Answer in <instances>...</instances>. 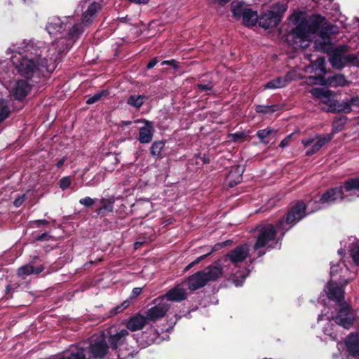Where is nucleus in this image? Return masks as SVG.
Wrapping results in <instances>:
<instances>
[{
  "instance_id": "obj_43",
  "label": "nucleus",
  "mask_w": 359,
  "mask_h": 359,
  "mask_svg": "<svg viewBox=\"0 0 359 359\" xmlns=\"http://www.w3.org/2000/svg\"><path fill=\"white\" fill-rule=\"evenodd\" d=\"M71 184V178L69 177H64L60 180V187L65 190Z\"/></svg>"
},
{
  "instance_id": "obj_16",
  "label": "nucleus",
  "mask_w": 359,
  "mask_h": 359,
  "mask_svg": "<svg viewBox=\"0 0 359 359\" xmlns=\"http://www.w3.org/2000/svg\"><path fill=\"white\" fill-rule=\"evenodd\" d=\"M342 188L347 201L359 197V177L346 180Z\"/></svg>"
},
{
  "instance_id": "obj_51",
  "label": "nucleus",
  "mask_w": 359,
  "mask_h": 359,
  "mask_svg": "<svg viewBox=\"0 0 359 359\" xmlns=\"http://www.w3.org/2000/svg\"><path fill=\"white\" fill-rule=\"evenodd\" d=\"M106 161L114 165H116L118 162V158L115 155L108 156Z\"/></svg>"
},
{
  "instance_id": "obj_32",
  "label": "nucleus",
  "mask_w": 359,
  "mask_h": 359,
  "mask_svg": "<svg viewBox=\"0 0 359 359\" xmlns=\"http://www.w3.org/2000/svg\"><path fill=\"white\" fill-rule=\"evenodd\" d=\"M276 133V131L273 128H272L271 127H268L266 128L258 130L257 132V136L261 142L266 144L269 143L267 138L270 135H271L272 134Z\"/></svg>"
},
{
  "instance_id": "obj_36",
  "label": "nucleus",
  "mask_w": 359,
  "mask_h": 359,
  "mask_svg": "<svg viewBox=\"0 0 359 359\" xmlns=\"http://www.w3.org/2000/svg\"><path fill=\"white\" fill-rule=\"evenodd\" d=\"M164 145V142L162 141L154 142L151 147V154L153 156L158 158L161 156V152Z\"/></svg>"
},
{
  "instance_id": "obj_29",
  "label": "nucleus",
  "mask_w": 359,
  "mask_h": 359,
  "mask_svg": "<svg viewBox=\"0 0 359 359\" xmlns=\"http://www.w3.org/2000/svg\"><path fill=\"white\" fill-rule=\"evenodd\" d=\"M242 19L245 25L254 26L258 20V15L250 8Z\"/></svg>"
},
{
  "instance_id": "obj_53",
  "label": "nucleus",
  "mask_w": 359,
  "mask_h": 359,
  "mask_svg": "<svg viewBox=\"0 0 359 359\" xmlns=\"http://www.w3.org/2000/svg\"><path fill=\"white\" fill-rule=\"evenodd\" d=\"M315 140H316V137L315 138L304 139L302 140V143L304 144V146L309 147L311 144H313V142H315Z\"/></svg>"
},
{
  "instance_id": "obj_2",
  "label": "nucleus",
  "mask_w": 359,
  "mask_h": 359,
  "mask_svg": "<svg viewBox=\"0 0 359 359\" xmlns=\"http://www.w3.org/2000/svg\"><path fill=\"white\" fill-rule=\"evenodd\" d=\"M248 255L249 249L247 245H243L231 250L222 259L217 260L215 264L219 266L222 275L233 277V282L236 287L241 286L249 273L245 268L241 270V265Z\"/></svg>"
},
{
  "instance_id": "obj_44",
  "label": "nucleus",
  "mask_w": 359,
  "mask_h": 359,
  "mask_svg": "<svg viewBox=\"0 0 359 359\" xmlns=\"http://www.w3.org/2000/svg\"><path fill=\"white\" fill-rule=\"evenodd\" d=\"M345 123V119L339 118L334 120L333 122V128L335 131H339L341 130L343 125Z\"/></svg>"
},
{
  "instance_id": "obj_27",
  "label": "nucleus",
  "mask_w": 359,
  "mask_h": 359,
  "mask_svg": "<svg viewBox=\"0 0 359 359\" xmlns=\"http://www.w3.org/2000/svg\"><path fill=\"white\" fill-rule=\"evenodd\" d=\"M289 81L286 77H278L267 82L264 86V89H276L286 86Z\"/></svg>"
},
{
  "instance_id": "obj_64",
  "label": "nucleus",
  "mask_w": 359,
  "mask_h": 359,
  "mask_svg": "<svg viewBox=\"0 0 359 359\" xmlns=\"http://www.w3.org/2000/svg\"><path fill=\"white\" fill-rule=\"evenodd\" d=\"M144 241L141 242V241H137L135 243V249H137L138 248H140L142 244H143Z\"/></svg>"
},
{
  "instance_id": "obj_40",
  "label": "nucleus",
  "mask_w": 359,
  "mask_h": 359,
  "mask_svg": "<svg viewBox=\"0 0 359 359\" xmlns=\"http://www.w3.org/2000/svg\"><path fill=\"white\" fill-rule=\"evenodd\" d=\"M107 95V92L106 90H102L101 92H99V93L95 94L94 95H93L92 97H89L86 100V103L88 104H94L96 102L99 101L101 99V97H102L103 96Z\"/></svg>"
},
{
  "instance_id": "obj_30",
  "label": "nucleus",
  "mask_w": 359,
  "mask_h": 359,
  "mask_svg": "<svg viewBox=\"0 0 359 359\" xmlns=\"http://www.w3.org/2000/svg\"><path fill=\"white\" fill-rule=\"evenodd\" d=\"M328 82L332 87H342L348 83L345 76L342 74H336L328 78Z\"/></svg>"
},
{
  "instance_id": "obj_34",
  "label": "nucleus",
  "mask_w": 359,
  "mask_h": 359,
  "mask_svg": "<svg viewBox=\"0 0 359 359\" xmlns=\"http://www.w3.org/2000/svg\"><path fill=\"white\" fill-rule=\"evenodd\" d=\"M83 28L81 24H75L70 28L67 32L69 39L74 40L77 39L83 32Z\"/></svg>"
},
{
  "instance_id": "obj_57",
  "label": "nucleus",
  "mask_w": 359,
  "mask_h": 359,
  "mask_svg": "<svg viewBox=\"0 0 359 359\" xmlns=\"http://www.w3.org/2000/svg\"><path fill=\"white\" fill-rule=\"evenodd\" d=\"M338 268H339L338 264L332 265L331 266V271H330L331 277H333V276L338 272Z\"/></svg>"
},
{
  "instance_id": "obj_18",
  "label": "nucleus",
  "mask_w": 359,
  "mask_h": 359,
  "mask_svg": "<svg viewBox=\"0 0 359 359\" xmlns=\"http://www.w3.org/2000/svg\"><path fill=\"white\" fill-rule=\"evenodd\" d=\"M187 291L184 286L181 284L175 285L174 287L168 290L165 294L162 297L165 301L180 302L187 298Z\"/></svg>"
},
{
  "instance_id": "obj_4",
  "label": "nucleus",
  "mask_w": 359,
  "mask_h": 359,
  "mask_svg": "<svg viewBox=\"0 0 359 359\" xmlns=\"http://www.w3.org/2000/svg\"><path fill=\"white\" fill-rule=\"evenodd\" d=\"M75 350L78 352L76 354V358L79 357L80 359H86L87 354L89 358H102L107 353L108 346L103 335L93 336L88 343L83 342L79 346H72L62 356L55 359H65L67 354L72 353Z\"/></svg>"
},
{
  "instance_id": "obj_21",
  "label": "nucleus",
  "mask_w": 359,
  "mask_h": 359,
  "mask_svg": "<svg viewBox=\"0 0 359 359\" xmlns=\"http://www.w3.org/2000/svg\"><path fill=\"white\" fill-rule=\"evenodd\" d=\"M347 350L350 355L357 357L359 355V336L351 333L345 341Z\"/></svg>"
},
{
  "instance_id": "obj_37",
  "label": "nucleus",
  "mask_w": 359,
  "mask_h": 359,
  "mask_svg": "<svg viewBox=\"0 0 359 359\" xmlns=\"http://www.w3.org/2000/svg\"><path fill=\"white\" fill-rule=\"evenodd\" d=\"M256 111L262 114L272 113L278 110V107L276 105L266 106V105H258L255 109Z\"/></svg>"
},
{
  "instance_id": "obj_26",
  "label": "nucleus",
  "mask_w": 359,
  "mask_h": 359,
  "mask_svg": "<svg viewBox=\"0 0 359 359\" xmlns=\"http://www.w3.org/2000/svg\"><path fill=\"white\" fill-rule=\"evenodd\" d=\"M249 8V6L243 2H233L231 4V11L233 15L237 19H240L241 18H243Z\"/></svg>"
},
{
  "instance_id": "obj_56",
  "label": "nucleus",
  "mask_w": 359,
  "mask_h": 359,
  "mask_svg": "<svg viewBox=\"0 0 359 359\" xmlns=\"http://www.w3.org/2000/svg\"><path fill=\"white\" fill-rule=\"evenodd\" d=\"M142 205L143 206V208H144L145 209L148 210H151V208H152V204L151 203H150L149 201H145L144 202L142 203Z\"/></svg>"
},
{
  "instance_id": "obj_5",
  "label": "nucleus",
  "mask_w": 359,
  "mask_h": 359,
  "mask_svg": "<svg viewBox=\"0 0 359 359\" xmlns=\"http://www.w3.org/2000/svg\"><path fill=\"white\" fill-rule=\"evenodd\" d=\"M105 339L109 345L116 351L118 359H132L135 353V350L132 347H126L127 355H124L123 346L126 345L127 337L129 332L126 329H118L116 326L111 327L107 332Z\"/></svg>"
},
{
  "instance_id": "obj_49",
  "label": "nucleus",
  "mask_w": 359,
  "mask_h": 359,
  "mask_svg": "<svg viewBox=\"0 0 359 359\" xmlns=\"http://www.w3.org/2000/svg\"><path fill=\"white\" fill-rule=\"evenodd\" d=\"M214 250H215V247L213 248L210 252H208V253L198 257L197 259H196L194 262H193V264H196L198 263H199L201 261H202L203 259H204L207 256H208L209 255H210Z\"/></svg>"
},
{
  "instance_id": "obj_12",
  "label": "nucleus",
  "mask_w": 359,
  "mask_h": 359,
  "mask_svg": "<svg viewBox=\"0 0 359 359\" xmlns=\"http://www.w3.org/2000/svg\"><path fill=\"white\" fill-rule=\"evenodd\" d=\"M287 10L283 4H277L273 6L271 11H267L262 14L259 20V25L264 29L276 27L280 21L281 15Z\"/></svg>"
},
{
  "instance_id": "obj_52",
  "label": "nucleus",
  "mask_w": 359,
  "mask_h": 359,
  "mask_svg": "<svg viewBox=\"0 0 359 359\" xmlns=\"http://www.w3.org/2000/svg\"><path fill=\"white\" fill-rule=\"evenodd\" d=\"M24 200H25V195H22L20 197L16 198L14 201L13 204L15 207L18 208L23 203Z\"/></svg>"
},
{
  "instance_id": "obj_33",
  "label": "nucleus",
  "mask_w": 359,
  "mask_h": 359,
  "mask_svg": "<svg viewBox=\"0 0 359 359\" xmlns=\"http://www.w3.org/2000/svg\"><path fill=\"white\" fill-rule=\"evenodd\" d=\"M325 60L324 57H318L314 62H311L308 69L312 68L316 71H318L320 74L325 73Z\"/></svg>"
},
{
  "instance_id": "obj_50",
  "label": "nucleus",
  "mask_w": 359,
  "mask_h": 359,
  "mask_svg": "<svg viewBox=\"0 0 359 359\" xmlns=\"http://www.w3.org/2000/svg\"><path fill=\"white\" fill-rule=\"evenodd\" d=\"M231 139L234 142H238L243 137V133H236L234 134L230 135Z\"/></svg>"
},
{
  "instance_id": "obj_24",
  "label": "nucleus",
  "mask_w": 359,
  "mask_h": 359,
  "mask_svg": "<svg viewBox=\"0 0 359 359\" xmlns=\"http://www.w3.org/2000/svg\"><path fill=\"white\" fill-rule=\"evenodd\" d=\"M332 136L330 135L316 136L315 142H313L311 147L306 151V154L307 156H311L314 154L318 151H319L323 147V146L330 142Z\"/></svg>"
},
{
  "instance_id": "obj_39",
  "label": "nucleus",
  "mask_w": 359,
  "mask_h": 359,
  "mask_svg": "<svg viewBox=\"0 0 359 359\" xmlns=\"http://www.w3.org/2000/svg\"><path fill=\"white\" fill-rule=\"evenodd\" d=\"M130 305V301L126 300L122 304L116 306V307L113 308L110 311V315L115 316L121 312H122L125 309H126Z\"/></svg>"
},
{
  "instance_id": "obj_7",
  "label": "nucleus",
  "mask_w": 359,
  "mask_h": 359,
  "mask_svg": "<svg viewBox=\"0 0 359 359\" xmlns=\"http://www.w3.org/2000/svg\"><path fill=\"white\" fill-rule=\"evenodd\" d=\"M312 95L318 99L320 102L325 104L322 109L327 112H349L350 104L347 102H338L334 99V93L330 90L320 88H314L311 90Z\"/></svg>"
},
{
  "instance_id": "obj_42",
  "label": "nucleus",
  "mask_w": 359,
  "mask_h": 359,
  "mask_svg": "<svg viewBox=\"0 0 359 359\" xmlns=\"http://www.w3.org/2000/svg\"><path fill=\"white\" fill-rule=\"evenodd\" d=\"M95 199L90 197H85L79 200V203L85 207L89 208L94 205Z\"/></svg>"
},
{
  "instance_id": "obj_13",
  "label": "nucleus",
  "mask_w": 359,
  "mask_h": 359,
  "mask_svg": "<svg viewBox=\"0 0 359 359\" xmlns=\"http://www.w3.org/2000/svg\"><path fill=\"white\" fill-rule=\"evenodd\" d=\"M155 306L149 309L147 313V319L149 321H155L163 318L170 308V304L164 297H159L154 299Z\"/></svg>"
},
{
  "instance_id": "obj_8",
  "label": "nucleus",
  "mask_w": 359,
  "mask_h": 359,
  "mask_svg": "<svg viewBox=\"0 0 359 359\" xmlns=\"http://www.w3.org/2000/svg\"><path fill=\"white\" fill-rule=\"evenodd\" d=\"M257 230L258 235L253 248L255 251L257 252L258 256L260 257L264 255L267 250L273 248L277 245L276 241V231L271 224L259 225Z\"/></svg>"
},
{
  "instance_id": "obj_63",
  "label": "nucleus",
  "mask_w": 359,
  "mask_h": 359,
  "mask_svg": "<svg viewBox=\"0 0 359 359\" xmlns=\"http://www.w3.org/2000/svg\"><path fill=\"white\" fill-rule=\"evenodd\" d=\"M65 158H63L60 159V160L57 163V164H56L57 167V168H60V167L63 165V163H64V162H65Z\"/></svg>"
},
{
  "instance_id": "obj_25",
  "label": "nucleus",
  "mask_w": 359,
  "mask_h": 359,
  "mask_svg": "<svg viewBox=\"0 0 359 359\" xmlns=\"http://www.w3.org/2000/svg\"><path fill=\"white\" fill-rule=\"evenodd\" d=\"M315 48L323 52H327L330 48V38L326 32H322L318 39H316Z\"/></svg>"
},
{
  "instance_id": "obj_62",
  "label": "nucleus",
  "mask_w": 359,
  "mask_h": 359,
  "mask_svg": "<svg viewBox=\"0 0 359 359\" xmlns=\"http://www.w3.org/2000/svg\"><path fill=\"white\" fill-rule=\"evenodd\" d=\"M35 222L37 223L39 225H44L48 223V221H46V219L36 220L35 221Z\"/></svg>"
},
{
  "instance_id": "obj_41",
  "label": "nucleus",
  "mask_w": 359,
  "mask_h": 359,
  "mask_svg": "<svg viewBox=\"0 0 359 359\" xmlns=\"http://www.w3.org/2000/svg\"><path fill=\"white\" fill-rule=\"evenodd\" d=\"M351 255L357 264H359V241L354 244L351 250Z\"/></svg>"
},
{
  "instance_id": "obj_38",
  "label": "nucleus",
  "mask_w": 359,
  "mask_h": 359,
  "mask_svg": "<svg viewBox=\"0 0 359 359\" xmlns=\"http://www.w3.org/2000/svg\"><path fill=\"white\" fill-rule=\"evenodd\" d=\"M346 65L359 67V57L355 54H346Z\"/></svg>"
},
{
  "instance_id": "obj_11",
  "label": "nucleus",
  "mask_w": 359,
  "mask_h": 359,
  "mask_svg": "<svg viewBox=\"0 0 359 359\" xmlns=\"http://www.w3.org/2000/svg\"><path fill=\"white\" fill-rule=\"evenodd\" d=\"M305 204L299 201L288 212L285 221L280 219L277 224V229L283 231V235L285 231H288L291 226L305 217Z\"/></svg>"
},
{
  "instance_id": "obj_22",
  "label": "nucleus",
  "mask_w": 359,
  "mask_h": 359,
  "mask_svg": "<svg viewBox=\"0 0 359 359\" xmlns=\"http://www.w3.org/2000/svg\"><path fill=\"white\" fill-rule=\"evenodd\" d=\"M144 126L140 128L139 141L142 144H147L151 141L153 137V125L149 121H144Z\"/></svg>"
},
{
  "instance_id": "obj_31",
  "label": "nucleus",
  "mask_w": 359,
  "mask_h": 359,
  "mask_svg": "<svg viewBox=\"0 0 359 359\" xmlns=\"http://www.w3.org/2000/svg\"><path fill=\"white\" fill-rule=\"evenodd\" d=\"M146 100L144 95H130L127 100V104L130 106L135 107L137 109L142 107Z\"/></svg>"
},
{
  "instance_id": "obj_9",
  "label": "nucleus",
  "mask_w": 359,
  "mask_h": 359,
  "mask_svg": "<svg viewBox=\"0 0 359 359\" xmlns=\"http://www.w3.org/2000/svg\"><path fill=\"white\" fill-rule=\"evenodd\" d=\"M222 276V269L215 263L197 272L188 280L189 288L195 290L206 285L209 281H215Z\"/></svg>"
},
{
  "instance_id": "obj_10",
  "label": "nucleus",
  "mask_w": 359,
  "mask_h": 359,
  "mask_svg": "<svg viewBox=\"0 0 359 359\" xmlns=\"http://www.w3.org/2000/svg\"><path fill=\"white\" fill-rule=\"evenodd\" d=\"M346 201L342 187L328 189L323 194L318 201H311L307 206L311 207V212L323 208L325 205H329L334 203Z\"/></svg>"
},
{
  "instance_id": "obj_17",
  "label": "nucleus",
  "mask_w": 359,
  "mask_h": 359,
  "mask_svg": "<svg viewBox=\"0 0 359 359\" xmlns=\"http://www.w3.org/2000/svg\"><path fill=\"white\" fill-rule=\"evenodd\" d=\"M346 47L339 46L332 50L329 61L335 69H341L346 65Z\"/></svg>"
},
{
  "instance_id": "obj_46",
  "label": "nucleus",
  "mask_w": 359,
  "mask_h": 359,
  "mask_svg": "<svg viewBox=\"0 0 359 359\" xmlns=\"http://www.w3.org/2000/svg\"><path fill=\"white\" fill-rule=\"evenodd\" d=\"M350 104L351 110L352 109V107H359V97H352L350 101L346 102Z\"/></svg>"
},
{
  "instance_id": "obj_45",
  "label": "nucleus",
  "mask_w": 359,
  "mask_h": 359,
  "mask_svg": "<svg viewBox=\"0 0 359 359\" xmlns=\"http://www.w3.org/2000/svg\"><path fill=\"white\" fill-rule=\"evenodd\" d=\"M292 135H293V133L288 135L284 140H283L281 141V142L279 144V147L280 148H285L287 146H288L289 142L291 140Z\"/></svg>"
},
{
  "instance_id": "obj_60",
  "label": "nucleus",
  "mask_w": 359,
  "mask_h": 359,
  "mask_svg": "<svg viewBox=\"0 0 359 359\" xmlns=\"http://www.w3.org/2000/svg\"><path fill=\"white\" fill-rule=\"evenodd\" d=\"M48 237H49V236L48 235V233H42L41 236H39L36 239L38 241H45V240H48Z\"/></svg>"
},
{
  "instance_id": "obj_55",
  "label": "nucleus",
  "mask_w": 359,
  "mask_h": 359,
  "mask_svg": "<svg viewBox=\"0 0 359 359\" xmlns=\"http://www.w3.org/2000/svg\"><path fill=\"white\" fill-rule=\"evenodd\" d=\"M198 88L203 91L210 90L212 89V86L210 84H198Z\"/></svg>"
},
{
  "instance_id": "obj_35",
  "label": "nucleus",
  "mask_w": 359,
  "mask_h": 359,
  "mask_svg": "<svg viewBox=\"0 0 359 359\" xmlns=\"http://www.w3.org/2000/svg\"><path fill=\"white\" fill-rule=\"evenodd\" d=\"M10 114V109L5 100H0V122L6 119Z\"/></svg>"
},
{
  "instance_id": "obj_1",
  "label": "nucleus",
  "mask_w": 359,
  "mask_h": 359,
  "mask_svg": "<svg viewBox=\"0 0 359 359\" xmlns=\"http://www.w3.org/2000/svg\"><path fill=\"white\" fill-rule=\"evenodd\" d=\"M58 43L63 44V41H58L52 44L51 48L48 50L51 55L49 60L41 57L42 51L41 50L39 53L38 52H27L24 55L20 53H15L11 56V62L22 76L27 79L39 77L45 72H50L54 69V65H51L49 62L55 60L57 55L68 48L67 46L62 47L57 50Z\"/></svg>"
},
{
  "instance_id": "obj_61",
  "label": "nucleus",
  "mask_w": 359,
  "mask_h": 359,
  "mask_svg": "<svg viewBox=\"0 0 359 359\" xmlns=\"http://www.w3.org/2000/svg\"><path fill=\"white\" fill-rule=\"evenodd\" d=\"M212 4L219 3V4H224L230 0H208Z\"/></svg>"
},
{
  "instance_id": "obj_47",
  "label": "nucleus",
  "mask_w": 359,
  "mask_h": 359,
  "mask_svg": "<svg viewBox=\"0 0 359 359\" xmlns=\"http://www.w3.org/2000/svg\"><path fill=\"white\" fill-rule=\"evenodd\" d=\"M321 81V78L318 76H309L307 79L306 83L309 84H318Z\"/></svg>"
},
{
  "instance_id": "obj_48",
  "label": "nucleus",
  "mask_w": 359,
  "mask_h": 359,
  "mask_svg": "<svg viewBox=\"0 0 359 359\" xmlns=\"http://www.w3.org/2000/svg\"><path fill=\"white\" fill-rule=\"evenodd\" d=\"M333 330V328L332 327L331 329H328L327 327H325L324 328V332L326 335H328L331 337V339H334V340H337V334H335L332 330Z\"/></svg>"
},
{
  "instance_id": "obj_58",
  "label": "nucleus",
  "mask_w": 359,
  "mask_h": 359,
  "mask_svg": "<svg viewBox=\"0 0 359 359\" xmlns=\"http://www.w3.org/2000/svg\"><path fill=\"white\" fill-rule=\"evenodd\" d=\"M157 64V60L156 58L152 59L148 64H147V69H151L153 68Z\"/></svg>"
},
{
  "instance_id": "obj_3",
  "label": "nucleus",
  "mask_w": 359,
  "mask_h": 359,
  "mask_svg": "<svg viewBox=\"0 0 359 359\" xmlns=\"http://www.w3.org/2000/svg\"><path fill=\"white\" fill-rule=\"evenodd\" d=\"M325 291L330 299L338 302L339 311L335 316H332V319L337 324L345 329H349L353 325L354 320V314L351 312L349 306L346 302H342L344 299V290L342 287H339L337 283L330 280Z\"/></svg>"
},
{
  "instance_id": "obj_28",
  "label": "nucleus",
  "mask_w": 359,
  "mask_h": 359,
  "mask_svg": "<svg viewBox=\"0 0 359 359\" xmlns=\"http://www.w3.org/2000/svg\"><path fill=\"white\" fill-rule=\"evenodd\" d=\"M43 268L42 266L35 269L32 266L27 264L22 266L18 269V275L20 277H25L33 273L39 274L43 271Z\"/></svg>"
},
{
  "instance_id": "obj_19",
  "label": "nucleus",
  "mask_w": 359,
  "mask_h": 359,
  "mask_svg": "<svg viewBox=\"0 0 359 359\" xmlns=\"http://www.w3.org/2000/svg\"><path fill=\"white\" fill-rule=\"evenodd\" d=\"M102 6L100 3L92 2L83 13L81 24L87 26L90 25L97 15V13L101 10Z\"/></svg>"
},
{
  "instance_id": "obj_15",
  "label": "nucleus",
  "mask_w": 359,
  "mask_h": 359,
  "mask_svg": "<svg viewBox=\"0 0 359 359\" xmlns=\"http://www.w3.org/2000/svg\"><path fill=\"white\" fill-rule=\"evenodd\" d=\"M71 19L70 17H65L62 20L56 16L51 17L48 19L46 29L50 36H56L57 33L62 34L67 26V20Z\"/></svg>"
},
{
  "instance_id": "obj_6",
  "label": "nucleus",
  "mask_w": 359,
  "mask_h": 359,
  "mask_svg": "<svg viewBox=\"0 0 359 359\" xmlns=\"http://www.w3.org/2000/svg\"><path fill=\"white\" fill-rule=\"evenodd\" d=\"M323 20L324 18L318 17L311 25L301 24L297 25L292 32L294 48H307L314 37L316 32L319 29V22Z\"/></svg>"
},
{
  "instance_id": "obj_14",
  "label": "nucleus",
  "mask_w": 359,
  "mask_h": 359,
  "mask_svg": "<svg viewBox=\"0 0 359 359\" xmlns=\"http://www.w3.org/2000/svg\"><path fill=\"white\" fill-rule=\"evenodd\" d=\"M6 87L9 90L11 95L15 100H22L27 95L30 90V86L25 80L15 81H6Z\"/></svg>"
},
{
  "instance_id": "obj_20",
  "label": "nucleus",
  "mask_w": 359,
  "mask_h": 359,
  "mask_svg": "<svg viewBox=\"0 0 359 359\" xmlns=\"http://www.w3.org/2000/svg\"><path fill=\"white\" fill-rule=\"evenodd\" d=\"M244 172V168L242 165H236L231 168L226 177V182L233 187L238 184L242 180V175Z\"/></svg>"
},
{
  "instance_id": "obj_23",
  "label": "nucleus",
  "mask_w": 359,
  "mask_h": 359,
  "mask_svg": "<svg viewBox=\"0 0 359 359\" xmlns=\"http://www.w3.org/2000/svg\"><path fill=\"white\" fill-rule=\"evenodd\" d=\"M147 320V316L138 314L130 318L126 326L128 330L135 332L142 329Z\"/></svg>"
},
{
  "instance_id": "obj_59",
  "label": "nucleus",
  "mask_w": 359,
  "mask_h": 359,
  "mask_svg": "<svg viewBox=\"0 0 359 359\" xmlns=\"http://www.w3.org/2000/svg\"><path fill=\"white\" fill-rule=\"evenodd\" d=\"M128 1L137 4H145L149 2V0H128Z\"/></svg>"
},
{
  "instance_id": "obj_54",
  "label": "nucleus",
  "mask_w": 359,
  "mask_h": 359,
  "mask_svg": "<svg viewBox=\"0 0 359 359\" xmlns=\"http://www.w3.org/2000/svg\"><path fill=\"white\" fill-rule=\"evenodd\" d=\"M141 292H142L141 287H135L132 291L130 297L131 298L137 297L138 295L140 294Z\"/></svg>"
}]
</instances>
